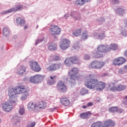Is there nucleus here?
<instances>
[{
  "label": "nucleus",
  "mask_w": 127,
  "mask_h": 127,
  "mask_svg": "<svg viewBox=\"0 0 127 127\" xmlns=\"http://www.w3.org/2000/svg\"><path fill=\"white\" fill-rule=\"evenodd\" d=\"M97 77L96 74H89L84 79L85 86L88 89L93 90L96 89L97 91H103L106 87V84L102 81L95 79Z\"/></svg>",
  "instance_id": "nucleus-1"
},
{
  "label": "nucleus",
  "mask_w": 127,
  "mask_h": 127,
  "mask_svg": "<svg viewBox=\"0 0 127 127\" xmlns=\"http://www.w3.org/2000/svg\"><path fill=\"white\" fill-rule=\"evenodd\" d=\"M78 72H79V69L78 68L72 67L68 72V75L70 77L69 82L71 85L76 83V80L78 79V76L76 75L78 74Z\"/></svg>",
  "instance_id": "nucleus-2"
},
{
  "label": "nucleus",
  "mask_w": 127,
  "mask_h": 127,
  "mask_svg": "<svg viewBox=\"0 0 127 127\" xmlns=\"http://www.w3.org/2000/svg\"><path fill=\"white\" fill-rule=\"evenodd\" d=\"M105 66V63L98 60H94L91 62L88 67L92 69H102Z\"/></svg>",
  "instance_id": "nucleus-3"
},
{
  "label": "nucleus",
  "mask_w": 127,
  "mask_h": 127,
  "mask_svg": "<svg viewBox=\"0 0 127 127\" xmlns=\"http://www.w3.org/2000/svg\"><path fill=\"white\" fill-rule=\"evenodd\" d=\"M49 32L52 36L56 37L57 35H59L61 33V28L58 25H51L49 29Z\"/></svg>",
  "instance_id": "nucleus-4"
},
{
  "label": "nucleus",
  "mask_w": 127,
  "mask_h": 127,
  "mask_svg": "<svg viewBox=\"0 0 127 127\" xmlns=\"http://www.w3.org/2000/svg\"><path fill=\"white\" fill-rule=\"evenodd\" d=\"M126 86L122 84H119L117 87L115 85V83L113 82L110 83L109 85V90L111 91V92H115V91H124V90H126Z\"/></svg>",
  "instance_id": "nucleus-5"
},
{
  "label": "nucleus",
  "mask_w": 127,
  "mask_h": 127,
  "mask_svg": "<svg viewBox=\"0 0 127 127\" xmlns=\"http://www.w3.org/2000/svg\"><path fill=\"white\" fill-rule=\"evenodd\" d=\"M29 64L31 70L34 72H40L41 71V66H40L38 62L32 60L30 61Z\"/></svg>",
  "instance_id": "nucleus-6"
},
{
  "label": "nucleus",
  "mask_w": 127,
  "mask_h": 127,
  "mask_svg": "<svg viewBox=\"0 0 127 127\" xmlns=\"http://www.w3.org/2000/svg\"><path fill=\"white\" fill-rule=\"evenodd\" d=\"M127 62V60L122 57L114 59L112 61V65L114 66H121Z\"/></svg>",
  "instance_id": "nucleus-7"
},
{
  "label": "nucleus",
  "mask_w": 127,
  "mask_h": 127,
  "mask_svg": "<svg viewBox=\"0 0 127 127\" xmlns=\"http://www.w3.org/2000/svg\"><path fill=\"white\" fill-rule=\"evenodd\" d=\"M61 68V64H52L51 65L47 67V71L48 72H54L56 70H59Z\"/></svg>",
  "instance_id": "nucleus-8"
},
{
  "label": "nucleus",
  "mask_w": 127,
  "mask_h": 127,
  "mask_svg": "<svg viewBox=\"0 0 127 127\" xmlns=\"http://www.w3.org/2000/svg\"><path fill=\"white\" fill-rule=\"evenodd\" d=\"M109 45L105 44L99 45L97 47V50L100 53H106L109 52Z\"/></svg>",
  "instance_id": "nucleus-9"
},
{
  "label": "nucleus",
  "mask_w": 127,
  "mask_h": 127,
  "mask_svg": "<svg viewBox=\"0 0 127 127\" xmlns=\"http://www.w3.org/2000/svg\"><path fill=\"white\" fill-rule=\"evenodd\" d=\"M57 87L61 93H66L67 92V86H66L65 83L62 81L58 82Z\"/></svg>",
  "instance_id": "nucleus-10"
},
{
  "label": "nucleus",
  "mask_w": 127,
  "mask_h": 127,
  "mask_svg": "<svg viewBox=\"0 0 127 127\" xmlns=\"http://www.w3.org/2000/svg\"><path fill=\"white\" fill-rule=\"evenodd\" d=\"M1 108L4 112H10L12 110V104L9 102H5L2 104Z\"/></svg>",
  "instance_id": "nucleus-11"
},
{
  "label": "nucleus",
  "mask_w": 127,
  "mask_h": 127,
  "mask_svg": "<svg viewBox=\"0 0 127 127\" xmlns=\"http://www.w3.org/2000/svg\"><path fill=\"white\" fill-rule=\"evenodd\" d=\"M60 46L61 49H62L63 50H65V49H67V48H68L69 46H70V41L65 39H64Z\"/></svg>",
  "instance_id": "nucleus-12"
},
{
  "label": "nucleus",
  "mask_w": 127,
  "mask_h": 127,
  "mask_svg": "<svg viewBox=\"0 0 127 127\" xmlns=\"http://www.w3.org/2000/svg\"><path fill=\"white\" fill-rule=\"evenodd\" d=\"M47 103L43 101H39L37 104L36 112H40V110H44L46 108Z\"/></svg>",
  "instance_id": "nucleus-13"
},
{
  "label": "nucleus",
  "mask_w": 127,
  "mask_h": 127,
  "mask_svg": "<svg viewBox=\"0 0 127 127\" xmlns=\"http://www.w3.org/2000/svg\"><path fill=\"white\" fill-rule=\"evenodd\" d=\"M27 88L25 86L23 85H20L18 86H16L14 90H15V93L16 95H19V94H22V92L25 91Z\"/></svg>",
  "instance_id": "nucleus-14"
},
{
  "label": "nucleus",
  "mask_w": 127,
  "mask_h": 127,
  "mask_svg": "<svg viewBox=\"0 0 127 127\" xmlns=\"http://www.w3.org/2000/svg\"><path fill=\"white\" fill-rule=\"evenodd\" d=\"M22 6L17 5L14 7L11 8L10 9L7 10V11H4L3 13H10V12H13V11H17L18 10H22Z\"/></svg>",
  "instance_id": "nucleus-15"
},
{
  "label": "nucleus",
  "mask_w": 127,
  "mask_h": 127,
  "mask_svg": "<svg viewBox=\"0 0 127 127\" xmlns=\"http://www.w3.org/2000/svg\"><path fill=\"white\" fill-rule=\"evenodd\" d=\"M30 90L29 89H26L25 90L22 94H23L21 96V101H25L27 99V97H29L30 96Z\"/></svg>",
  "instance_id": "nucleus-16"
},
{
  "label": "nucleus",
  "mask_w": 127,
  "mask_h": 127,
  "mask_svg": "<svg viewBox=\"0 0 127 127\" xmlns=\"http://www.w3.org/2000/svg\"><path fill=\"white\" fill-rule=\"evenodd\" d=\"M71 62L72 64H76L77 65H80L81 64V61L80 58L78 56H73L70 57Z\"/></svg>",
  "instance_id": "nucleus-17"
},
{
  "label": "nucleus",
  "mask_w": 127,
  "mask_h": 127,
  "mask_svg": "<svg viewBox=\"0 0 127 127\" xmlns=\"http://www.w3.org/2000/svg\"><path fill=\"white\" fill-rule=\"evenodd\" d=\"M70 16L73 17L75 20H78L81 18V16L80 15V13L76 11H72L71 12Z\"/></svg>",
  "instance_id": "nucleus-18"
},
{
  "label": "nucleus",
  "mask_w": 127,
  "mask_h": 127,
  "mask_svg": "<svg viewBox=\"0 0 127 127\" xmlns=\"http://www.w3.org/2000/svg\"><path fill=\"white\" fill-rule=\"evenodd\" d=\"M34 76L35 77V82H36V84L41 83L43 79H44V76L41 74H36Z\"/></svg>",
  "instance_id": "nucleus-19"
},
{
  "label": "nucleus",
  "mask_w": 127,
  "mask_h": 127,
  "mask_svg": "<svg viewBox=\"0 0 127 127\" xmlns=\"http://www.w3.org/2000/svg\"><path fill=\"white\" fill-rule=\"evenodd\" d=\"M61 104H62L64 107H68L70 105V100L66 97H63L60 99Z\"/></svg>",
  "instance_id": "nucleus-20"
},
{
  "label": "nucleus",
  "mask_w": 127,
  "mask_h": 127,
  "mask_svg": "<svg viewBox=\"0 0 127 127\" xmlns=\"http://www.w3.org/2000/svg\"><path fill=\"white\" fill-rule=\"evenodd\" d=\"M56 78H57V76L56 75L50 76V78L47 81V83L49 85H54L57 81Z\"/></svg>",
  "instance_id": "nucleus-21"
},
{
  "label": "nucleus",
  "mask_w": 127,
  "mask_h": 127,
  "mask_svg": "<svg viewBox=\"0 0 127 127\" xmlns=\"http://www.w3.org/2000/svg\"><path fill=\"white\" fill-rule=\"evenodd\" d=\"M116 124L115 122L111 120H106L104 124L103 127H115Z\"/></svg>",
  "instance_id": "nucleus-22"
},
{
  "label": "nucleus",
  "mask_w": 127,
  "mask_h": 127,
  "mask_svg": "<svg viewBox=\"0 0 127 127\" xmlns=\"http://www.w3.org/2000/svg\"><path fill=\"white\" fill-rule=\"evenodd\" d=\"M37 107V104L35 102H30L28 104V109L29 111H36V108Z\"/></svg>",
  "instance_id": "nucleus-23"
},
{
  "label": "nucleus",
  "mask_w": 127,
  "mask_h": 127,
  "mask_svg": "<svg viewBox=\"0 0 127 127\" xmlns=\"http://www.w3.org/2000/svg\"><path fill=\"white\" fill-rule=\"evenodd\" d=\"M26 71V70H25V66L21 65L17 70V74L22 75L23 74H24V73H25Z\"/></svg>",
  "instance_id": "nucleus-24"
},
{
  "label": "nucleus",
  "mask_w": 127,
  "mask_h": 127,
  "mask_svg": "<svg viewBox=\"0 0 127 127\" xmlns=\"http://www.w3.org/2000/svg\"><path fill=\"white\" fill-rule=\"evenodd\" d=\"M92 56L96 59H100V58H103L104 55L103 54L99 53V52H95L93 53Z\"/></svg>",
  "instance_id": "nucleus-25"
},
{
  "label": "nucleus",
  "mask_w": 127,
  "mask_h": 127,
  "mask_svg": "<svg viewBox=\"0 0 127 127\" xmlns=\"http://www.w3.org/2000/svg\"><path fill=\"white\" fill-rule=\"evenodd\" d=\"M119 47V46L116 43H112L110 44V46H108V52L111 50H117Z\"/></svg>",
  "instance_id": "nucleus-26"
},
{
  "label": "nucleus",
  "mask_w": 127,
  "mask_h": 127,
  "mask_svg": "<svg viewBox=\"0 0 127 127\" xmlns=\"http://www.w3.org/2000/svg\"><path fill=\"white\" fill-rule=\"evenodd\" d=\"M8 95L9 98H10L11 97L16 96V93H15V91L14 90V88H9L8 92Z\"/></svg>",
  "instance_id": "nucleus-27"
},
{
  "label": "nucleus",
  "mask_w": 127,
  "mask_h": 127,
  "mask_svg": "<svg viewBox=\"0 0 127 127\" xmlns=\"http://www.w3.org/2000/svg\"><path fill=\"white\" fill-rule=\"evenodd\" d=\"M16 23L18 25H20V26H23L25 24V21L23 19H21L20 17H17L16 19Z\"/></svg>",
  "instance_id": "nucleus-28"
},
{
  "label": "nucleus",
  "mask_w": 127,
  "mask_h": 127,
  "mask_svg": "<svg viewBox=\"0 0 127 127\" xmlns=\"http://www.w3.org/2000/svg\"><path fill=\"white\" fill-rule=\"evenodd\" d=\"M9 103L10 104H15L16 103V101H17V96L16 95H15L14 96H11V97H9Z\"/></svg>",
  "instance_id": "nucleus-29"
},
{
  "label": "nucleus",
  "mask_w": 127,
  "mask_h": 127,
  "mask_svg": "<svg viewBox=\"0 0 127 127\" xmlns=\"http://www.w3.org/2000/svg\"><path fill=\"white\" fill-rule=\"evenodd\" d=\"M82 33L81 29H77L73 32V35L76 37L80 36Z\"/></svg>",
  "instance_id": "nucleus-30"
},
{
  "label": "nucleus",
  "mask_w": 127,
  "mask_h": 127,
  "mask_svg": "<svg viewBox=\"0 0 127 127\" xmlns=\"http://www.w3.org/2000/svg\"><path fill=\"white\" fill-rule=\"evenodd\" d=\"M60 60V57L57 55L51 56L50 58V61H59Z\"/></svg>",
  "instance_id": "nucleus-31"
},
{
  "label": "nucleus",
  "mask_w": 127,
  "mask_h": 127,
  "mask_svg": "<svg viewBox=\"0 0 127 127\" xmlns=\"http://www.w3.org/2000/svg\"><path fill=\"white\" fill-rule=\"evenodd\" d=\"M88 37H89V35L88 34V31H87V30L84 31L82 32V34L81 35L82 39H83V40H86V39H88Z\"/></svg>",
  "instance_id": "nucleus-32"
},
{
  "label": "nucleus",
  "mask_w": 127,
  "mask_h": 127,
  "mask_svg": "<svg viewBox=\"0 0 127 127\" xmlns=\"http://www.w3.org/2000/svg\"><path fill=\"white\" fill-rule=\"evenodd\" d=\"M90 115L91 114H90V112L81 113L80 118H81V119H87L90 117Z\"/></svg>",
  "instance_id": "nucleus-33"
},
{
  "label": "nucleus",
  "mask_w": 127,
  "mask_h": 127,
  "mask_svg": "<svg viewBox=\"0 0 127 127\" xmlns=\"http://www.w3.org/2000/svg\"><path fill=\"white\" fill-rule=\"evenodd\" d=\"M125 9H124V8H118L117 10H116V12L117 13H118V14H119V15L122 16L124 14V13H125Z\"/></svg>",
  "instance_id": "nucleus-34"
},
{
  "label": "nucleus",
  "mask_w": 127,
  "mask_h": 127,
  "mask_svg": "<svg viewBox=\"0 0 127 127\" xmlns=\"http://www.w3.org/2000/svg\"><path fill=\"white\" fill-rule=\"evenodd\" d=\"M91 127H103V124L100 122H95L91 125Z\"/></svg>",
  "instance_id": "nucleus-35"
},
{
  "label": "nucleus",
  "mask_w": 127,
  "mask_h": 127,
  "mask_svg": "<svg viewBox=\"0 0 127 127\" xmlns=\"http://www.w3.org/2000/svg\"><path fill=\"white\" fill-rule=\"evenodd\" d=\"M86 2L84 0H76L75 1L76 5H83Z\"/></svg>",
  "instance_id": "nucleus-36"
},
{
  "label": "nucleus",
  "mask_w": 127,
  "mask_h": 127,
  "mask_svg": "<svg viewBox=\"0 0 127 127\" xmlns=\"http://www.w3.org/2000/svg\"><path fill=\"white\" fill-rule=\"evenodd\" d=\"M109 111L110 113H117L119 111V108L118 107H112L109 108Z\"/></svg>",
  "instance_id": "nucleus-37"
},
{
  "label": "nucleus",
  "mask_w": 127,
  "mask_h": 127,
  "mask_svg": "<svg viewBox=\"0 0 127 127\" xmlns=\"http://www.w3.org/2000/svg\"><path fill=\"white\" fill-rule=\"evenodd\" d=\"M71 63H72V62H71V57L66 58L64 61V64L67 66H71Z\"/></svg>",
  "instance_id": "nucleus-38"
},
{
  "label": "nucleus",
  "mask_w": 127,
  "mask_h": 127,
  "mask_svg": "<svg viewBox=\"0 0 127 127\" xmlns=\"http://www.w3.org/2000/svg\"><path fill=\"white\" fill-rule=\"evenodd\" d=\"M2 33L5 36H8L9 35V30L6 27L3 28Z\"/></svg>",
  "instance_id": "nucleus-39"
},
{
  "label": "nucleus",
  "mask_w": 127,
  "mask_h": 127,
  "mask_svg": "<svg viewBox=\"0 0 127 127\" xmlns=\"http://www.w3.org/2000/svg\"><path fill=\"white\" fill-rule=\"evenodd\" d=\"M56 48H57V44H52L48 47L49 50H55Z\"/></svg>",
  "instance_id": "nucleus-40"
},
{
  "label": "nucleus",
  "mask_w": 127,
  "mask_h": 127,
  "mask_svg": "<svg viewBox=\"0 0 127 127\" xmlns=\"http://www.w3.org/2000/svg\"><path fill=\"white\" fill-rule=\"evenodd\" d=\"M73 48L74 49H76V50H78V49H80V48H81V45H80L79 42H76L74 43Z\"/></svg>",
  "instance_id": "nucleus-41"
},
{
  "label": "nucleus",
  "mask_w": 127,
  "mask_h": 127,
  "mask_svg": "<svg viewBox=\"0 0 127 127\" xmlns=\"http://www.w3.org/2000/svg\"><path fill=\"white\" fill-rule=\"evenodd\" d=\"M127 71L125 69V67L124 68V69L120 68L118 70V73L120 74H127Z\"/></svg>",
  "instance_id": "nucleus-42"
},
{
  "label": "nucleus",
  "mask_w": 127,
  "mask_h": 127,
  "mask_svg": "<svg viewBox=\"0 0 127 127\" xmlns=\"http://www.w3.org/2000/svg\"><path fill=\"white\" fill-rule=\"evenodd\" d=\"M88 92L89 91H88V89H86L85 88H83L82 89H81V90L80 91V94L82 96H84V95H86V94H88Z\"/></svg>",
  "instance_id": "nucleus-43"
},
{
  "label": "nucleus",
  "mask_w": 127,
  "mask_h": 127,
  "mask_svg": "<svg viewBox=\"0 0 127 127\" xmlns=\"http://www.w3.org/2000/svg\"><path fill=\"white\" fill-rule=\"evenodd\" d=\"M98 33H100V34L98 35V38L99 39L105 38V33L104 32H101V31H99Z\"/></svg>",
  "instance_id": "nucleus-44"
},
{
  "label": "nucleus",
  "mask_w": 127,
  "mask_h": 127,
  "mask_svg": "<svg viewBox=\"0 0 127 127\" xmlns=\"http://www.w3.org/2000/svg\"><path fill=\"white\" fill-rule=\"evenodd\" d=\"M29 82L30 83H33V84H36V82H35V77L34 76H31L29 78Z\"/></svg>",
  "instance_id": "nucleus-45"
},
{
  "label": "nucleus",
  "mask_w": 127,
  "mask_h": 127,
  "mask_svg": "<svg viewBox=\"0 0 127 127\" xmlns=\"http://www.w3.org/2000/svg\"><path fill=\"white\" fill-rule=\"evenodd\" d=\"M25 112V110H24V108L23 107L20 108L19 110V113L20 115H21V116H22V115H24Z\"/></svg>",
  "instance_id": "nucleus-46"
},
{
  "label": "nucleus",
  "mask_w": 127,
  "mask_h": 127,
  "mask_svg": "<svg viewBox=\"0 0 127 127\" xmlns=\"http://www.w3.org/2000/svg\"><path fill=\"white\" fill-rule=\"evenodd\" d=\"M35 125H36L35 122H31L28 124L27 127H35Z\"/></svg>",
  "instance_id": "nucleus-47"
},
{
  "label": "nucleus",
  "mask_w": 127,
  "mask_h": 127,
  "mask_svg": "<svg viewBox=\"0 0 127 127\" xmlns=\"http://www.w3.org/2000/svg\"><path fill=\"white\" fill-rule=\"evenodd\" d=\"M111 2L113 4H118L120 2L119 0H111Z\"/></svg>",
  "instance_id": "nucleus-48"
},
{
  "label": "nucleus",
  "mask_w": 127,
  "mask_h": 127,
  "mask_svg": "<svg viewBox=\"0 0 127 127\" xmlns=\"http://www.w3.org/2000/svg\"><path fill=\"white\" fill-rule=\"evenodd\" d=\"M90 58V56H89L88 55H85L84 56V59L85 60H89Z\"/></svg>",
  "instance_id": "nucleus-49"
},
{
  "label": "nucleus",
  "mask_w": 127,
  "mask_h": 127,
  "mask_svg": "<svg viewBox=\"0 0 127 127\" xmlns=\"http://www.w3.org/2000/svg\"><path fill=\"white\" fill-rule=\"evenodd\" d=\"M122 35H123V36H127V31L123 30L122 32Z\"/></svg>",
  "instance_id": "nucleus-50"
},
{
  "label": "nucleus",
  "mask_w": 127,
  "mask_h": 127,
  "mask_svg": "<svg viewBox=\"0 0 127 127\" xmlns=\"http://www.w3.org/2000/svg\"><path fill=\"white\" fill-rule=\"evenodd\" d=\"M42 41H43V39L42 40H37L35 43V45H37V44H38V43H39V42H42Z\"/></svg>",
  "instance_id": "nucleus-51"
},
{
  "label": "nucleus",
  "mask_w": 127,
  "mask_h": 127,
  "mask_svg": "<svg viewBox=\"0 0 127 127\" xmlns=\"http://www.w3.org/2000/svg\"><path fill=\"white\" fill-rule=\"evenodd\" d=\"M87 107H92L93 106V103L92 102H89L87 104Z\"/></svg>",
  "instance_id": "nucleus-52"
},
{
  "label": "nucleus",
  "mask_w": 127,
  "mask_h": 127,
  "mask_svg": "<svg viewBox=\"0 0 127 127\" xmlns=\"http://www.w3.org/2000/svg\"><path fill=\"white\" fill-rule=\"evenodd\" d=\"M124 24H125V27L127 28V20H125Z\"/></svg>",
  "instance_id": "nucleus-53"
},
{
  "label": "nucleus",
  "mask_w": 127,
  "mask_h": 127,
  "mask_svg": "<svg viewBox=\"0 0 127 127\" xmlns=\"http://www.w3.org/2000/svg\"><path fill=\"white\" fill-rule=\"evenodd\" d=\"M88 108V106L87 105H83L82 106V108L83 109H87Z\"/></svg>",
  "instance_id": "nucleus-54"
},
{
  "label": "nucleus",
  "mask_w": 127,
  "mask_h": 127,
  "mask_svg": "<svg viewBox=\"0 0 127 127\" xmlns=\"http://www.w3.org/2000/svg\"><path fill=\"white\" fill-rule=\"evenodd\" d=\"M124 55H125V56L127 57V50L126 51H125V52L124 53Z\"/></svg>",
  "instance_id": "nucleus-55"
},
{
  "label": "nucleus",
  "mask_w": 127,
  "mask_h": 127,
  "mask_svg": "<svg viewBox=\"0 0 127 127\" xmlns=\"http://www.w3.org/2000/svg\"><path fill=\"white\" fill-rule=\"evenodd\" d=\"M124 68L125 69V70H127V64L124 65Z\"/></svg>",
  "instance_id": "nucleus-56"
},
{
  "label": "nucleus",
  "mask_w": 127,
  "mask_h": 127,
  "mask_svg": "<svg viewBox=\"0 0 127 127\" xmlns=\"http://www.w3.org/2000/svg\"><path fill=\"white\" fill-rule=\"evenodd\" d=\"M94 36H98V33H97V32H94Z\"/></svg>",
  "instance_id": "nucleus-57"
},
{
  "label": "nucleus",
  "mask_w": 127,
  "mask_h": 127,
  "mask_svg": "<svg viewBox=\"0 0 127 127\" xmlns=\"http://www.w3.org/2000/svg\"><path fill=\"white\" fill-rule=\"evenodd\" d=\"M85 2H89V1H90L91 0H83Z\"/></svg>",
  "instance_id": "nucleus-58"
},
{
  "label": "nucleus",
  "mask_w": 127,
  "mask_h": 127,
  "mask_svg": "<svg viewBox=\"0 0 127 127\" xmlns=\"http://www.w3.org/2000/svg\"><path fill=\"white\" fill-rule=\"evenodd\" d=\"M124 100H126V101H127V95H126L124 98Z\"/></svg>",
  "instance_id": "nucleus-59"
},
{
  "label": "nucleus",
  "mask_w": 127,
  "mask_h": 127,
  "mask_svg": "<svg viewBox=\"0 0 127 127\" xmlns=\"http://www.w3.org/2000/svg\"><path fill=\"white\" fill-rule=\"evenodd\" d=\"M24 29H27V26H25L24 27Z\"/></svg>",
  "instance_id": "nucleus-60"
},
{
  "label": "nucleus",
  "mask_w": 127,
  "mask_h": 127,
  "mask_svg": "<svg viewBox=\"0 0 127 127\" xmlns=\"http://www.w3.org/2000/svg\"><path fill=\"white\" fill-rule=\"evenodd\" d=\"M1 123V119L0 118V124Z\"/></svg>",
  "instance_id": "nucleus-61"
},
{
  "label": "nucleus",
  "mask_w": 127,
  "mask_h": 127,
  "mask_svg": "<svg viewBox=\"0 0 127 127\" xmlns=\"http://www.w3.org/2000/svg\"><path fill=\"white\" fill-rule=\"evenodd\" d=\"M13 125H16V123H14Z\"/></svg>",
  "instance_id": "nucleus-62"
}]
</instances>
